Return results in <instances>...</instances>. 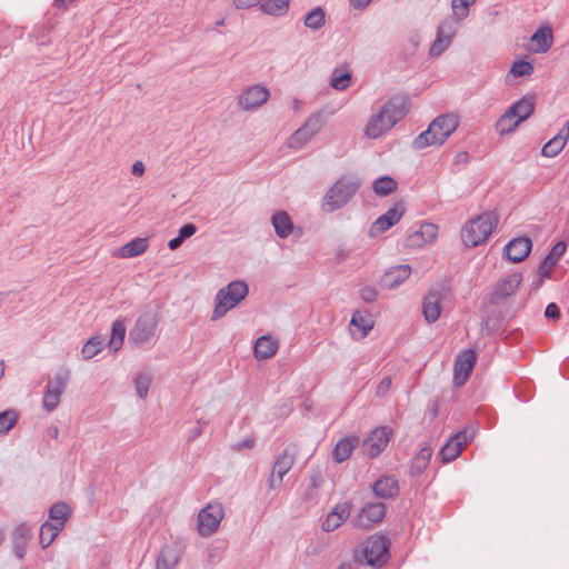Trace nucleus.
Masks as SVG:
<instances>
[{
    "instance_id": "1",
    "label": "nucleus",
    "mask_w": 569,
    "mask_h": 569,
    "mask_svg": "<svg viewBox=\"0 0 569 569\" xmlns=\"http://www.w3.org/2000/svg\"><path fill=\"white\" fill-rule=\"evenodd\" d=\"M521 282L522 274L520 272H513L497 282L488 299V315L483 319L486 328L495 329L499 322L510 316L508 308L509 298L516 292Z\"/></svg>"
},
{
    "instance_id": "2",
    "label": "nucleus",
    "mask_w": 569,
    "mask_h": 569,
    "mask_svg": "<svg viewBox=\"0 0 569 569\" xmlns=\"http://www.w3.org/2000/svg\"><path fill=\"white\" fill-rule=\"evenodd\" d=\"M408 113V100L405 97H393L388 100L378 112L372 113L365 127V136L378 139L389 131Z\"/></svg>"
},
{
    "instance_id": "3",
    "label": "nucleus",
    "mask_w": 569,
    "mask_h": 569,
    "mask_svg": "<svg viewBox=\"0 0 569 569\" xmlns=\"http://www.w3.org/2000/svg\"><path fill=\"white\" fill-rule=\"evenodd\" d=\"M459 120L455 114H440L431 121L428 129L412 141V148L422 150L429 146H441L458 128Z\"/></svg>"
},
{
    "instance_id": "4",
    "label": "nucleus",
    "mask_w": 569,
    "mask_h": 569,
    "mask_svg": "<svg viewBox=\"0 0 569 569\" xmlns=\"http://www.w3.org/2000/svg\"><path fill=\"white\" fill-rule=\"evenodd\" d=\"M249 293V287L243 280H233L218 290L214 296V308L211 319L218 320L234 309Z\"/></svg>"
},
{
    "instance_id": "5",
    "label": "nucleus",
    "mask_w": 569,
    "mask_h": 569,
    "mask_svg": "<svg viewBox=\"0 0 569 569\" xmlns=\"http://www.w3.org/2000/svg\"><path fill=\"white\" fill-rule=\"evenodd\" d=\"M498 223L493 212H485L471 219L461 231V239L468 247H477L485 242Z\"/></svg>"
},
{
    "instance_id": "6",
    "label": "nucleus",
    "mask_w": 569,
    "mask_h": 569,
    "mask_svg": "<svg viewBox=\"0 0 569 569\" xmlns=\"http://www.w3.org/2000/svg\"><path fill=\"white\" fill-rule=\"evenodd\" d=\"M360 188V182L349 178H340L326 192L322 207L327 212H333L345 207Z\"/></svg>"
},
{
    "instance_id": "7",
    "label": "nucleus",
    "mask_w": 569,
    "mask_h": 569,
    "mask_svg": "<svg viewBox=\"0 0 569 569\" xmlns=\"http://www.w3.org/2000/svg\"><path fill=\"white\" fill-rule=\"evenodd\" d=\"M71 372L67 368H61L53 378L49 379L43 390L42 407L47 412H52L58 408L61 396L70 382Z\"/></svg>"
},
{
    "instance_id": "8",
    "label": "nucleus",
    "mask_w": 569,
    "mask_h": 569,
    "mask_svg": "<svg viewBox=\"0 0 569 569\" xmlns=\"http://www.w3.org/2000/svg\"><path fill=\"white\" fill-rule=\"evenodd\" d=\"M159 319L154 312H144L138 317L129 332V340L137 347L149 343L157 330Z\"/></svg>"
},
{
    "instance_id": "9",
    "label": "nucleus",
    "mask_w": 569,
    "mask_h": 569,
    "mask_svg": "<svg viewBox=\"0 0 569 569\" xmlns=\"http://www.w3.org/2000/svg\"><path fill=\"white\" fill-rule=\"evenodd\" d=\"M389 546L388 538L383 535H373L369 537L363 546V557L366 563L371 567H381L389 559Z\"/></svg>"
},
{
    "instance_id": "10",
    "label": "nucleus",
    "mask_w": 569,
    "mask_h": 569,
    "mask_svg": "<svg viewBox=\"0 0 569 569\" xmlns=\"http://www.w3.org/2000/svg\"><path fill=\"white\" fill-rule=\"evenodd\" d=\"M295 462L296 452L290 447L284 448L274 457L267 481L269 490H274L282 485L284 476L292 469Z\"/></svg>"
},
{
    "instance_id": "11",
    "label": "nucleus",
    "mask_w": 569,
    "mask_h": 569,
    "mask_svg": "<svg viewBox=\"0 0 569 569\" xmlns=\"http://www.w3.org/2000/svg\"><path fill=\"white\" fill-rule=\"evenodd\" d=\"M224 517L223 507L220 502L208 503L198 515V531L202 537L213 535Z\"/></svg>"
},
{
    "instance_id": "12",
    "label": "nucleus",
    "mask_w": 569,
    "mask_h": 569,
    "mask_svg": "<svg viewBox=\"0 0 569 569\" xmlns=\"http://www.w3.org/2000/svg\"><path fill=\"white\" fill-rule=\"evenodd\" d=\"M475 436L476 429L473 427H466L451 436L439 451L442 462L449 463L453 461L461 453L462 448L473 440Z\"/></svg>"
},
{
    "instance_id": "13",
    "label": "nucleus",
    "mask_w": 569,
    "mask_h": 569,
    "mask_svg": "<svg viewBox=\"0 0 569 569\" xmlns=\"http://www.w3.org/2000/svg\"><path fill=\"white\" fill-rule=\"evenodd\" d=\"M269 97L270 91L266 86L252 84L238 96L237 106L242 111H256L268 101Z\"/></svg>"
},
{
    "instance_id": "14",
    "label": "nucleus",
    "mask_w": 569,
    "mask_h": 569,
    "mask_svg": "<svg viewBox=\"0 0 569 569\" xmlns=\"http://www.w3.org/2000/svg\"><path fill=\"white\" fill-rule=\"evenodd\" d=\"M391 433L388 427L375 428L363 441V452L369 458H377L387 448Z\"/></svg>"
},
{
    "instance_id": "15",
    "label": "nucleus",
    "mask_w": 569,
    "mask_h": 569,
    "mask_svg": "<svg viewBox=\"0 0 569 569\" xmlns=\"http://www.w3.org/2000/svg\"><path fill=\"white\" fill-rule=\"evenodd\" d=\"M476 360L477 355L471 349H467L457 356L453 365V381L457 387H461L466 383L472 371Z\"/></svg>"
},
{
    "instance_id": "16",
    "label": "nucleus",
    "mask_w": 569,
    "mask_h": 569,
    "mask_svg": "<svg viewBox=\"0 0 569 569\" xmlns=\"http://www.w3.org/2000/svg\"><path fill=\"white\" fill-rule=\"evenodd\" d=\"M32 538V526L28 522H21L14 527L11 532V548L13 555L19 559H23L29 540Z\"/></svg>"
},
{
    "instance_id": "17",
    "label": "nucleus",
    "mask_w": 569,
    "mask_h": 569,
    "mask_svg": "<svg viewBox=\"0 0 569 569\" xmlns=\"http://www.w3.org/2000/svg\"><path fill=\"white\" fill-rule=\"evenodd\" d=\"M386 516V505L375 502L366 505L355 518L356 526L370 528L373 523L380 522Z\"/></svg>"
},
{
    "instance_id": "18",
    "label": "nucleus",
    "mask_w": 569,
    "mask_h": 569,
    "mask_svg": "<svg viewBox=\"0 0 569 569\" xmlns=\"http://www.w3.org/2000/svg\"><path fill=\"white\" fill-rule=\"evenodd\" d=\"M438 233V227L435 223H421L418 229L408 233L406 246L409 248H419L431 242Z\"/></svg>"
},
{
    "instance_id": "19",
    "label": "nucleus",
    "mask_w": 569,
    "mask_h": 569,
    "mask_svg": "<svg viewBox=\"0 0 569 569\" xmlns=\"http://www.w3.org/2000/svg\"><path fill=\"white\" fill-rule=\"evenodd\" d=\"M567 249V243L565 241H558L549 251V253L545 257V259L540 262L539 266V279L537 281V286H540L545 278H550L551 270L558 262V260L563 256Z\"/></svg>"
},
{
    "instance_id": "20",
    "label": "nucleus",
    "mask_w": 569,
    "mask_h": 569,
    "mask_svg": "<svg viewBox=\"0 0 569 569\" xmlns=\"http://www.w3.org/2000/svg\"><path fill=\"white\" fill-rule=\"evenodd\" d=\"M532 242L528 237H517L505 247L507 258L512 262L523 261L530 253Z\"/></svg>"
},
{
    "instance_id": "21",
    "label": "nucleus",
    "mask_w": 569,
    "mask_h": 569,
    "mask_svg": "<svg viewBox=\"0 0 569 569\" xmlns=\"http://www.w3.org/2000/svg\"><path fill=\"white\" fill-rule=\"evenodd\" d=\"M351 509L352 503L349 501L338 503L322 522V530L331 532L339 528L350 516Z\"/></svg>"
},
{
    "instance_id": "22",
    "label": "nucleus",
    "mask_w": 569,
    "mask_h": 569,
    "mask_svg": "<svg viewBox=\"0 0 569 569\" xmlns=\"http://www.w3.org/2000/svg\"><path fill=\"white\" fill-rule=\"evenodd\" d=\"M409 264L395 266L387 270L381 277L380 284L386 289H395L402 284L410 276Z\"/></svg>"
},
{
    "instance_id": "23",
    "label": "nucleus",
    "mask_w": 569,
    "mask_h": 569,
    "mask_svg": "<svg viewBox=\"0 0 569 569\" xmlns=\"http://www.w3.org/2000/svg\"><path fill=\"white\" fill-rule=\"evenodd\" d=\"M399 489V481L393 476H383L372 485L375 496L381 499L395 498Z\"/></svg>"
},
{
    "instance_id": "24",
    "label": "nucleus",
    "mask_w": 569,
    "mask_h": 569,
    "mask_svg": "<svg viewBox=\"0 0 569 569\" xmlns=\"http://www.w3.org/2000/svg\"><path fill=\"white\" fill-rule=\"evenodd\" d=\"M181 552L177 546L164 545L157 558L156 569H173L180 561Z\"/></svg>"
},
{
    "instance_id": "25",
    "label": "nucleus",
    "mask_w": 569,
    "mask_h": 569,
    "mask_svg": "<svg viewBox=\"0 0 569 569\" xmlns=\"http://www.w3.org/2000/svg\"><path fill=\"white\" fill-rule=\"evenodd\" d=\"M373 327L369 316L356 311L350 321V332L355 339H363Z\"/></svg>"
},
{
    "instance_id": "26",
    "label": "nucleus",
    "mask_w": 569,
    "mask_h": 569,
    "mask_svg": "<svg viewBox=\"0 0 569 569\" xmlns=\"http://www.w3.org/2000/svg\"><path fill=\"white\" fill-rule=\"evenodd\" d=\"M278 341L270 336L259 337L253 346V353L258 360L273 357L278 351Z\"/></svg>"
},
{
    "instance_id": "27",
    "label": "nucleus",
    "mask_w": 569,
    "mask_h": 569,
    "mask_svg": "<svg viewBox=\"0 0 569 569\" xmlns=\"http://www.w3.org/2000/svg\"><path fill=\"white\" fill-rule=\"evenodd\" d=\"M359 438L357 436H348L340 439L332 452L333 460L341 463L350 458L352 451L357 447Z\"/></svg>"
},
{
    "instance_id": "28",
    "label": "nucleus",
    "mask_w": 569,
    "mask_h": 569,
    "mask_svg": "<svg viewBox=\"0 0 569 569\" xmlns=\"http://www.w3.org/2000/svg\"><path fill=\"white\" fill-rule=\"evenodd\" d=\"M431 457L432 448L430 446L422 447L411 460L409 475L411 477L422 475L428 468Z\"/></svg>"
},
{
    "instance_id": "29",
    "label": "nucleus",
    "mask_w": 569,
    "mask_h": 569,
    "mask_svg": "<svg viewBox=\"0 0 569 569\" xmlns=\"http://www.w3.org/2000/svg\"><path fill=\"white\" fill-rule=\"evenodd\" d=\"M147 238H134L117 250V257L122 259L133 258L142 254L148 249Z\"/></svg>"
},
{
    "instance_id": "30",
    "label": "nucleus",
    "mask_w": 569,
    "mask_h": 569,
    "mask_svg": "<svg viewBox=\"0 0 569 569\" xmlns=\"http://www.w3.org/2000/svg\"><path fill=\"white\" fill-rule=\"evenodd\" d=\"M271 223L276 234L281 239L289 237L293 230L292 220L286 211L274 212L271 217Z\"/></svg>"
},
{
    "instance_id": "31",
    "label": "nucleus",
    "mask_w": 569,
    "mask_h": 569,
    "mask_svg": "<svg viewBox=\"0 0 569 569\" xmlns=\"http://www.w3.org/2000/svg\"><path fill=\"white\" fill-rule=\"evenodd\" d=\"M441 293L439 291H430L423 300V316L427 322L432 323L440 317V301Z\"/></svg>"
},
{
    "instance_id": "32",
    "label": "nucleus",
    "mask_w": 569,
    "mask_h": 569,
    "mask_svg": "<svg viewBox=\"0 0 569 569\" xmlns=\"http://www.w3.org/2000/svg\"><path fill=\"white\" fill-rule=\"evenodd\" d=\"M510 113H513L516 121L521 123L527 120L535 111V103L532 98L523 97L512 103L509 108Z\"/></svg>"
},
{
    "instance_id": "33",
    "label": "nucleus",
    "mask_w": 569,
    "mask_h": 569,
    "mask_svg": "<svg viewBox=\"0 0 569 569\" xmlns=\"http://www.w3.org/2000/svg\"><path fill=\"white\" fill-rule=\"evenodd\" d=\"M531 41L536 44L535 51L545 53L553 43V34L550 27H540L532 36Z\"/></svg>"
},
{
    "instance_id": "34",
    "label": "nucleus",
    "mask_w": 569,
    "mask_h": 569,
    "mask_svg": "<svg viewBox=\"0 0 569 569\" xmlns=\"http://www.w3.org/2000/svg\"><path fill=\"white\" fill-rule=\"evenodd\" d=\"M127 332L126 319L119 318L112 322L111 336L108 341V347L117 352L121 349Z\"/></svg>"
},
{
    "instance_id": "35",
    "label": "nucleus",
    "mask_w": 569,
    "mask_h": 569,
    "mask_svg": "<svg viewBox=\"0 0 569 569\" xmlns=\"http://www.w3.org/2000/svg\"><path fill=\"white\" fill-rule=\"evenodd\" d=\"M63 530L61 522L46 521L40 528L39 542L42 549L48 548Z\"/></svg>"
},
{
    "instance_id": "36",
    "label": "nucleus",
    "mask_w": 569,
    "mask_h": 569,
    "mask_svg": "<svg viewBox=\"0 0 569 569\" xmlns=\"http://www.w3.org/2000/svg\"><path fill=\"white\" fill-rule=\"evenodd\" d=\"M569 136L561 129L560 132L550 139L541 150L542 156L552 158L556 157L566 146Z\"/></svg>"
},
{
    "instance_id": "37",
    "label": "nucleus",
    "mask_w": 569,
    "mask_h": 569,
    "mask_svg": "<svg viewBox=\"0 0 569 569\" xmlns=\"http://www.w3.org/2000/svg\"><path fill=\"white\" fill-rule=\"evenodd\" d=\"M323 483V477L320 471H312L309 475V485L303 493L306 502H316L318 500V491Z\"/></svg>"
},
{
    "instance_id": "38",
    "label": "nucleus",
    "mask_w": 569,
    "mask_h": 569,
    "mask_svg": "<svg viewBox=\"0 0 569 569\" xmlns=\"http://www.w3.org/2000/svg\"><path fill=\"white\" fill-rule=\"evenodd\" d=\"M398 188L397 181L390 176L376 179L372 183L373 192L379 197H387Z\"/></svg>"
},
{
    "instance_id": "39",
    "label": "nucleus",
    "mask_w": 569,
    "mask_h": 569,
    "mask_svg": "<svg viewBox=\"0 0 569 569\" xmlns=\"http://www.w3.org/2000/svg\"><path fill=\"white\" fill-rule=\"evenodd\" d=\"M106 346L104 338L102 336L91 337L82 347V356L86 360H89L97 356Z\"/></svg>"
},
{
    "instance_id": "40",
    "label": "nucleus",
    "mask_w": 569,
    "mask_h": 569,
    "mask_svg": "<svg viewBox=\"0 0 569 569\" xmlns=\"http://www.w3.org/2000/svg\"><path fill=\"white\" fill-rule=\"evenodd\" d=\"M70 515L71 510L66 502H57L49 509V518L51 522H61L62 528H64Z\"/></svg>"
},
{
    "instance_id": "41",
    "label": "nucleus",
    "mask_w": 569,
    "mask_h": 569,
    "mask_svg": "<svg viewBox=\"0 0 569 569\" xmlns=\"http://www.w3.org/2000/svg\"><path fill=\"white\" fill-rule=\"evenodd\" d=\"M326 13L322 8L317 7L305 17V26L311 30H319L325 26Z\"/></svg>"
},
{
    "instance_id": "42",
    "label": "nucleus",
    "mask_w": 569,
    "mask_h": 569,
    "mask_svg": "<svg viewBox=\"0 0 569 569\" xmlns=\"http://www.w3.org/2000/svg\"><path fill=\"white\" fill-rule=\"evenodd\" d=\"M289 9V0H262L261 10L271 16H282Z\"/></svg>"
},
{
    "instance_id": "43",
    "label": "nucleus",
    "mask_w": 569,
    "mask_h": 569,
    "mask_svg": "<svg viewBox=\"0 0 569 569\" xmlns=\"http://www.w3.org/2000/svg\"><path fill=\"white\" fill-rule=\"evenodd\" d=\"M520 123L516 121L513 113L507 109L506 112L497 120L496 130L500 134L512 132Z\"/></svg>"
},
{
    "instance_id": "44",
    "label": "nucleus",
    "mask_w": 569,
    "mask_h": 569,
    "mask_svg": "<svg viewBox=\"0 0 569 569\" xmlns=\"http://www.w3.org/2000/svg\"><path fill=\"white\" fill-rule=\"evenodd\" d=\"M351 72L335 69L330 76L329 83L336 90H346L350 86Z\"/></svg>"
},
{
    "instance_id": "45",
    "label": "nucleus",
    "mask_w": 569,
    "mask_h": 569,
    "mask_svg": "<svg viewBox=\"0 0 569 569\" xmlns=\"http://www.w3.org/2000/svg\"><path fill=\"white\" fill-rule=\"evenodd\" d=\"M476 2V0H452L451 9L453 19L457 22L465 20L469 14V8Z\"/></svg>"
},
{
    "instance_id": "46",
    "label": "nucleus",
    "mask_w": 569,
    "mask_h": 569,
    "mask_svg": "<svg viewBox=\"0 0 569 569\" xmlns=\"http://www.w3.org/2000/svg\"><path fill=\"white\" fill-rule=\"evenodd\" d=\"M18 413L14 410H6L0 413V435H7L18 421Z\"/></svg>"
},
{
    "instance_id": "47",
    "label": "nucleus",
    "mask_w": 569,
    "mask_h": 569,
    "mask_svg": "<svg viewBox=\"0 0 569 569\" xmlns=\"http://www.w3.org/2000/svg\"><path fill=\"white\" fill-rule=\"evenodd\" d=\"M457 23L458 22L455 19L442 20L437 28L436 34L452 41V39L455 38V36L457 33Z\"/></svg>"
},
{
    "instance_id": "48",
    "label": "nucleus",
    "mask_w": 569,
    "mask_h": 569,
    "mask_svg": "<svg viewBox=\"0 0 569 569\" xmlns=\"http://www.w3.org/2000/svg\"><path fill=\"white\" fill-rule=\"evenodd\" d=\"M405 212L406 208L403 203L398 202L393 207L389 208L387 212L382 214V218H385L388 222H390V226L393 227L400 221Z\"/></svg>"
},
{
    "instance_id": "49",
    "label": "nucleus",
    "mask_w": 569,
    "mask_h": 569,
    "mask_svg": "<svg viewBox=\"0 0 569 569\" xmlns=\"http://www.w3.org/2000/svg\"><path fill=\"white\" fill-rule=\"evenodd\" d=\"M533 72V66L529 61H516L509 70V76L515 78L530 76Z\"/></svg>"
},
{
    "instance_id": "50",
    "label": "nucleus",
    "mask_w": 569,
    "mask_h": 569,
    "mask_svg": "<svg viewBox=\"0 0 569 569\" xmlns=\"http://www.w3.org/2000/svg\"><path fill=\"white\" fill-rule=\"evenodd\" d=\"M322 126H323L322 117H321V114L317 113V114H312L311 117H309L308 120L302 126V128H303V130H306V132H307V134H309V137H315L321 130Z\"/></svg>"
},
{
    "instance_id": "51",
    "label": "nucleus",
    "mask_w": 569,
    "mask_h": 569,
    "mask_svg": "<svg viewBox=\"0 0 569 569\" xmlns=\"http://www.w3.org/2000/svg\"><path fill=\"white\" fill-rule=\"evenodd\" d=\"M151 385V378L147 375H139L134 379L136 392L140 399H144L148 396V391Z\"/></svg>"
},
{
    "instance_id": "52",
    "label": "nucleus",
    "mask_w": 569,
    "mask_h": 569,
    "mask_svg": "<svg viewBox=\"0 0 569 569\" xmlns=\"http://www.w3.org/2000/svg\"><path fill=\"white\" fill-rule=\"evenodd\" d=\"M312 137H309L307 134L306 130L303 128H299L296 130L292 136L289 139V147L292 149H300L302 146H305L309 140H311Z\"/></svg>"
},
{
    "instance_id": "53",
    "label": "nucleus",
    "mask_w": 569,
    "mask_h": 569,
    "mask_svg": "<svg viewBox=\"0 0 569 569\" xmlns=\"http://www.w3.org/2000/svg\"><path fill=\"white\" fill-rule=\"evenodd\" d=\"M391 228L390 222H388L382 216L378 217L371 224L369 229V236L371 238H376L381 233L386 232Z\"/></svg>"
},
{
    "instance_id": "54",
    "label": "nucleus",
    "mask_w": 569,
    "mask_h": 569,
    "mask_svg": "<svg viewBox=\"0 0 569 569\" xmlns=\"http://www.w3.org/2000/svg\"><path fill=\"white\" fill-rule=\"evenodd\" d=\"M451 41L436 34V39L429 49L430 57H439L449 46Z\"/></svg>"
},
{
    "instance_id": "55",
    "label": "nucleus",
    "mask_w": 569,
    "mask_h": 569,
    "mask_svg": "<svg viewBox=\"0 0 569 569\" xmlns=\"http://www.w3.org/2000/svg\"><path fill=\"white\" fill-rule=\"evenodd\" d=\"M207 425V420H197V426L190 429L188 432L187 441L192 442L193 440H196L203 432V429L206 428Z\"/></svg>"
},
{
    "instance_id": "56",
    "label": "nucleus",
    "mask_w": 569,
    "mask_h": 569,
    "mask_svg": "<svg viewBox=\"0 0 569 569\" xmlns=\"http://www.w3.org/2000/svg\"><path fill=\"white\" fill-rule=\"evenodd\" d=\"M360 297L366 302H373L378 298V290L372 286H366L360 290Z\"/></svg>"
},
{
    "instance_id": "57",
    "label": "nucleus",
    "mask_w": 569,
    "mask_h": 569,
    "mask_svg": "<svg viewBox=\"0 0 569 569\" xmlns=\"http://www.w3.org/2000/svg\"><path fill=\"white\" fill-rule=\"evenodd\" d=\"M392 380L390 377L382 378L379 385L377 386L376 396L379 398H383L390 390Z\"/></svg>"
},
{
    "instance_id": "58",
    "label": "nucleus",
    "mask_w": 569,
    "mask_h": 569,
    "mask_svg": "<svg viewBox=\"0 0 569 569\" xmlns=\"http://www.w3.org/2000/svg\"><path fill=\"white\" fill-rule=\"evenodd\" d=\"M197 231V227L193 223H187L179 229L178 237L182 241L193 236Z\"/></svg>"
},
{
    "instance_id": "59",
    "label": "nucleus",
    "mask_w": 569,
    "mask_h": 569,
    "mask_svg": "<svg viewBox=\"0 0 569 569\" xmlns=\"http://www.w3.org/2000/svg\"><path fill=\"white\" fill-rule=\"evenodd\" d=\"M256 440L254 438H246L241 441H238L231 446L232 450L240 451L243 449H252L254 447Z\"/></svg>"
},
{
    "instance_id": "60",
    "label": "nucleus",
    "mask_w": 569,
    "mask_h": 569,
    "mask_svg": "<svg viewBox=\"0 0 569 569\" xmlns=\"http://www.w3.org/2000/svg\"><path fill=\"white\" fill-rule=\"evenodd\" d=\"M233 3L237 9H249L257 4L261 7L262 0H233Z\"/></svg>"
},
{
    "instance_id": "61",
    "label": "nucleus",
    "mask_w": 569,
    "mask_h": 569,
    "mask_svg": "<svg viewBox=\"0 0 569 569\" xmlns=\"http://www.w3.org/2000/svg\"><path fill=\"white\" fill-rule=\"evenodd\" d=\"M545 316L550 319H558L560 317V309L559 307L551 302L546 307Z\"/></svg>"
},
{
    "instance_id": "62",
    "label": "nucleus",
    "mask_w": 569,
    "mask_h": 569,
    "mask_svg": "<svg viewBox=\"0 0 569 569\" xmlns=\"http://www.w3.org/2000/svg\"><path fill=\"white\" fill-rule=\"evenodd\" d=\"M372 0H349L350 6L357 10L366 9Z\"/></svg>"
},
{
    "instance_id": "63",
    "label": "nucleus",
    "mask_w": 569,
    "mask_h": 569,
    "mask_svg": "<svg viewBox=\"0 0 569 569\" xmlns=\"http://www.w3.org/2000/svg\"><path fill=\"white\" fill-rule=\"evenodd\" d=\"M144 170H146L144 164L141 161H136L132 166V174L133 176L140 177L144 173Z\"/></svg>"
},
{
    "instance_id": "64",
    "label": "nucleus",
    "mask_w": 569,
    "mask_h": 569,
    "mask_svg": "<svg viewBox=\"0 0 569 569\" xmlns=\"http://www.w3.org/2000/svg\"><path fill=\"white\" fill-rule=\"evenodd\" d=\"M182 242L183 241L181 239H179V237L177 236L169 240L168 247L170 250H176L182 244Z\"/></svg>"
}]
</instances>
